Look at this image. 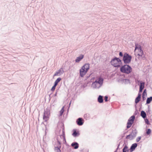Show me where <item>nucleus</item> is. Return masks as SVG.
<instances>
[{
    "mask_svg": "<svg viewBox=\"0 0 152 152\" xmlns=\"http://www.w3.org/2000/svg\"><path fill=\"white\" fill-rule=\"evenodd\" d=\"M50 115H44L43 116V119L45 121L47 122L49 119Z\"/></svg>",
    "mask_w": 152,
    "mask_h": 152,
    "instance_id": "12",
    "label": "nucleus"
},
{
    "mask_svg": "<svg viewBox=\"0 0 152 152\" xmlns=\"http://www.w3.org/2000/svg\"><path fill=\"white\" fill-rule=\"evenodd\" d=\"M44 115H50V113L49 111H45L44 113Z\"/></svg>",
    "mask_w": 152,
    "mask_h": 152,
    "instance_id": "21",
    "label": "nucleus"
},
{
    "mask_svg": "<svg viewBox=\"0 0 152 152\" xmlns=\"http://www.w3.org/2000/svg\"><path fill=\"white\" fill-rule=\"evenodd\" d=\"M77 135V133L76 131H75L72 134V135L74 136H76Z\"/></svg>",
    "mask_w": 152,
    "mask_h": 152,
    "instance_id": "26",
    "label": "nucleus"
},
{
    "mask_svg": "<svg viewBox=\"0 0 152 152\" xmlns=\"http://www.w3.org/2000/svg\"><path fill=\"white\" fill-rule=\"evenodd\" d=\"M103 79L102 78H97L95 81L93 83L92 85L94 88L99 87L103 83Z\"/></svg>",
    "mask_w": 152,
    "mask_h": 152,
    "instance_id": "5",
    "label": "nucleus"
},
{
    "mask_svg": "<svg viewBox=\"0 0 152 152\" xmlns=\"http://www.w3.org/2000/svg\"><path fill=\"white\" fill-rule=\"evenodd\" d=\"M108 97L107 96H105L104 97V100L105 102L107 101Z\"/></svg>",
    "mask_w": 152,
    "mask_h": 152,
    "instance_id": "29",
    "label": "nucleus"
},
{
    "mask_svg": "<svg viewBox=\"0 0 152 152\" xmlns=\"http://www.w3.org/2000/svg\"><path fill=\"white\" fill-rule=\"evenodd\" d=\"M119 56H122L123 55L122 53L121 52H120L119 53Z\"/></svg>",
    "mask_w": 152,
    "mask_h": 152,
    "instance_id": "31",
    "label": "nucleus"
},
{
    "mask_svg": "<svg viewBox=\"0 0 152 152\" xmlns=\"http://www.w3.org/2000/svg\"><path fill=\"white\" fill-rule=\"evenodd\" d=\"M137 145L136 143H134L133 144L130 148V151L131 152H132L133 151L135 148L137 147Z\"/></svg>",
    "mask_w": 152,
    "mask_h": 152,
    "instance_id": "10",
    "label": "nucleus"
},
{
    "mask_svg": "<svg viewBox=\"0 0 152 152\" xmlns=\"http://www.w3.org/2000/svg\"><path fill=\"white\" fill-rule=\"evenodd\" d=\"M90 68V64L88 63H86L82 66L80 70V76L83 77L87 73Z\"/></svg>",
    "mask_w": 152,
    "mask_h": 152,
    "instance_id": "1",
    "label": "nucleus"
},
{
    "mask_svg": "<svg viewBox=\"0 0 152 152\" xmlns=\"http://www.w3.org/2000/svg\"><path fill=\"white\" fill-rule=\"evenodd\" d=\"M98 100L99 103H102L103 102V97L102 96H99L98 98Z\"/></svg>",
    "mask_w": 152,
    "mask_h": 152,
    "instance_id": "14",
    "label": "nucleus"
},
{
    "mask_svg": "<svg viewBox=\"0 0 152 152\" xmlns=\"http://www.w3.org/2000/svg\"><path fill=\"white\" fill-rule=\"evenodd\" d=\"M152 101V96H151L149 98H148L146 101L147 104H149Z\"/></svg>",
    "mask_w": 152,
    "mask_h": 152,
    "instance_id": "17",
    "label": "nucleus"
},
{
    "mask_svg": "<svg viewBox=\"0 0 152 152\" xmlns=\"http://www.w3.org/2000/svg\"><path fill=\"white\" fill-rule=\"evenodd\" d=\"M56 86H57V85H55L54 84V86L52 87V88L51 89V90L52 91H53L55 90L56 87Z\"/></svg>",
    "mask_w": 152,
    "mask_h": 152,
    "instance_id": "24",
    "label": "nucleus"
},
{
    "mask_svg": "<svg viewBox=\"0 0 152 152\" xmlns=\"http://www.w3.org/2000/svg\"><path fill=\"white\" fill-rule=\"evenodd\" d=\"M131 58V56L128 54L125 53L124 54L123 60L125 63H129L130 62Z\"/></svg>",
    "mask_w": 152,
    "mask_h": 152,
    "instance_id": "6",
    "label": "nucleus"
},
{
    "mask_svg": "<svg viewBox=\"0 0 152 152\" xmlns=\"http://www.w3.org/2000/svg\"><path fill=\"white\" fill-rule=\"evenodd\" d=\"M61 80V78L60 77H59L55 81V84L56 85H57L58 83Z\"/></svg>",
    "mask_w": 152,
    "mask_h": 152,
    "instance_id": "18",
    "label": "nucleus"
},
{
    "mask_svg": "<svg viewBox=\"0 0 152 152\" xmlns=\"http://www.w3.org/2000/svg\"><path fill=\"white\" fill-rule=\"evenodd\" d=\"M59 73H60L59 72H56L54 74V76L58 75V74Z\"/></svg>",
    "mask_w": 152,
    "mask_h": 152,
    "instance_id": "28",
    "label": "nucleus"
},
{
    "mask_svg": "<svg viewBox=\"0 0 152 152\" xmlns=\"http://www.w3.org/2000/svg\"><path fill=\"white\" fill-rule=\"evenodd\" d=\"M72 146L75 149H76L78 147V144L77 143H73L72 144Z\"/></svg>",
    "mask_w": 152,
    "mask_h": 152,
    "instance_id": "13",
    "label": "nucleus"
},
{
    "mask_svg": "<svg viewBox=\"0 0 152 152\" xmlns=\"http://www.w3.org/2000/svg\"><path fill=\"white\" fill-rule=\"evenodd\" d=\"M145 123L147 124H150V123L148 120L147 119H145Z\"/></svg>",
    "mask_w": 152,
    "mask_h": 152,
    "instance_id": "25",
    "label": "nucleus"
},
{
    "mask_svg": "<svg viewBox=\"0 0 152 152\" xmlns=\"http://www.w3.org/2000/svg\"><path fill=\"white\" fill-rule=\"evenodd\" d=\"M121 71L123 73L128 74L132 71V68L128 65H125L120 68Z\"/></svg>",
    "mask_w": 152,
    "mask_h": 152,
    "instance_id": "4",
    "label": "nucleus"
},
{
    "mask_svg": "<svg viewBox=\"0 0 152 152\" xmlns=\"http://www.w3.org/2000/svg\"><path fill=\"white\" fill-rule=\"evenodd\" d=\"M147 95L146 92V90H144L143 94L142 97L143 100H144L145 99V96Z\"/></svg>",
    "mask_w": 152,
    "mask_h": 152,
    "instance_id": "15",
    "label": "nucleus"
},
{
    "mask_svg": "<svg viewBox=\"0 0 152 152\" xmlns=\"http://www.w3.org/2000/svg\"><path fill=\"white\" fill-rule=\"evenodd\" d=\"M141 95L139 93L138 94V96L135 99V103L136 104H137L140 101L141 98Z\"/></svg>",
    "mask_w": 152,
    "mask_h": 152,
    "instance_id": "9",
    "label": "nucleus"
},
{
    "mask_svg": "<svg viewBox=\"0 0 152 152\" xmlns=\"http://www.w3.org/2000/svg\"><path fill=\"white\" fill-rule=\"evenodd\" d=\"M77 124L79 126L82 125L83 123V119L81 118H78L76 121Z\"/></svg>",
    "mask_w": 152,
    "mask_h": 152,
    "instance_id": "8",
    "label": "nucleus"
},
{
    "mask_svg": "<svg viewBox=\"0 0 152 152\" xmlns=\"http://www.w3.org/2000/svg\"><path fill=\"white\" fill-rule=\"evenodd\" d=\"M64 106L62 107L61 110L60 111V115H61L63 113L64 111Z\"/></svg>",
    "mask_w": 152,
    "mask_h": 152,
    "instance_id": "20",
    "label": "nucleus"
},
{
    "mask_svg": "<svg viewBox=\"0 0 152 152\" xmlns=\"http://www.w3.org/2000/svg\"><path fill=\"white\" fill-rule=\"evenodd\" d=\"M144 83H141L140 86V88L143 89L144 88Z\"/></svg>",
    "mask_w": 152,
    "mask_h": 152,
    "instance_id": "22",
    "label": "nucleus"
},
{
    "mask_svg": "<svg viewBox=\"0 0 152 152\" xmlns=\"http://www.w3.org/2000/svg\"><path fill=\"white\" fill-rule=\"evenodd\" d=\"M130 136H130V135H127L126 136V139H129L130 138Z\"/></svg>",
    "mask_w": 152,
    "mask_h": 152,
    "instance_id": "30",
    "label": "nucleus"
},
{
    "mask_svg": "<svg viewBox=\"0 0 152 152\" xmlns=\"http://www.w3.org/2000/svg\"><path fill=\"white\" fill-rule=\"evenodd\" d=\"M84 57V56L83 55H80L79 57H77L75 60V61L76 62H79Z\"/></svg>",
    "mask_w": 152,
    "mask_h": 152,
    "instance_id": "11",
    "label": "nucleus"
},
{
    "mask_svg": "<svg viewBox=\"0 0 152 152\" xmlns=\"http://www.w3.org/2000/svg\"><path fill=\"white\" fill-rule=\"evenodd\" d=\"M142 90H143V89H142V88H140L139 92H142Z\"/></svg>",
    "mask_w": 152,
    "mask_h": 152,
    "instance_id": "32",
    "label": "nucleus"
},
{
    "mask_svg": "<svg viewBox=\"0 0 152 152\" xmlns=\"http://www.w3.org/2000/svg\"><path fill=\"white\" fill-rule=\"evenodd\" d=\"M135 119V116L133 115L128 120L127 124V128H130L132 124L133 123Z\"/></svg>",
    "mask_w": 152,
    "mask_h": 152,
    "instance_id": "7",
    "label": "nucleus"
},
{
    "mask_svg": "<svg viewBox=\"0 0 152 152\" xmlns=\"http://www.w3.org/2000/svg\"><path fill=\"white\" fill-rule=\"evenodd\" d=\"M128 148L126 146H125L123 149V152H128Z\"/></svg>",
    "mask_w": 152,
    "mask_h": 152,
    "instance_id": "19",
    "label": "nucleus"
},
{
    "mask_svg": "<svg viewBox=\"0 0 152 152\" xmlns=\"http://www.w3.org/2000/svg\"><path fill=\"white\" fill-rule=\"evenodd\" d=\"M141 137H139L136 139V141L137 142H139L141 139Z\"/></svg>",
    "mask_w": 152,
    "mask_h": 152,
    "instance_id": "27",
    "label": "nucleus"
},
{
    "mask_svg": "<svg viewBox=\"0 0 152 152\" xmlns=\"http://www.w3.org/2000/svg\"><path fill=\"white\" fill-rule=\"evenodd\" d=\"M151 130L150 129H148L146 131V134H151Z\"/></svg>",
    "mask_w": 152,
    "mask_h": 152,
    "instance_id": "23",
    "label": "nucleus"
},
{
    "mask_svg": "<svg viewBox=\"0 0 152 152\" xmlns=\"http://www.w3.org/2000/svg\"><path fill=\"white\" fill-rule=\"evenodd\" d=\"M135 48L134 50V54L138 58L142 56L143 52L141 50V47L140 45H136Z\"/></svg>",
    "mask_w": 152,
    "mask_h": 152,
    "instance_id": "3",
    "label": "nucleus"
},
{
    "mask_svg": "<svg viewBox=\"0 0 152 152\" xmlns=\"http://www.w3.org/2000/svg\"><path fill=\"white\" fill-rule=\"evenodd\" d=\"M141 115L143 118H145L146 116V114L144 111H142L141 113Z\"/></svg>",
    "mask_w": 152,
    "mask_h": 152,
    "instance_id": "16",
    "label": "nucleus"
},
{
    "mask_svg": "<svg viewBox=\"0 0 152 152\" xmlns=\"http://www.w3.org/2000/svg\"><path fill=\"white\" fill-rule=\"evenodd\" d=\"M110 63L111 64L115 67H120L122 65L121 60L119 58L117 57H115L112 59Z\"/></svg>",
    "mask_w": 152,
    "mask_h": 152,
    "instance_id": "2",
    "label": "nucleus"
}]
</instances>
